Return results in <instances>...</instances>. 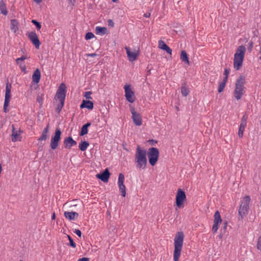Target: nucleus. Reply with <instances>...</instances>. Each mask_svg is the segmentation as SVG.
Instances as JSON below:
<instances>
[{
	"mask_svg": "<svg viewBox=\"0 0 261 261\" xmlns=\"http://www.w3.org/2000/svg\"><path fill=\"white\" fill-rule=\"evenodd\" d=\"M184 234L181 231L177 232L174 239V261H179L184 243Z\"/></svg>",
	"mask_w": 261,
	"mask_h": 261,
	"instance_id": "f257e3e1",
	"label": "nucleus"
},
{
	"mask_svg": "<svg viewBox=\"0 0 261 261\" xmlns=\"http://www.w3.org/2000/svg\"><path fill=\"white\" fill-rule=\"evenodd\" d=\"M135 163L138 169H145L146 168L147 163L146 151L139 145L137 147L135 153Z\"/></svg>",
	"mask_w": 261,
	"mask_h": 261,
	"instance_id": "f03ea898",
	"label": "nucleus"
},
{
	"mask_svg": "<svg viewBox=\"0 0 261 261\" xmlns=\"http://www.w3.org/2000/svg\"><path fill=\"white\" fill-rule=\"evenodd\" d=\"M245 52L246 48L244 46L240 45L238 47L233 61V68L236 70H239L242 68Z\"/></svg>",
	"mask_w": 261,
	"mask_h": 261,
	"instance_id": "7ed1b4c3",
	"label": "nucleus"
},
{
	"mask_svg": "<svg viewBox=\"0 0 261 261\" xmlns=\"http://www.w3.org/2000/svg\"><path fill=\"white\" fill-rule=\"evenodd\" d=\"M250 201L251 198L248 195L242 198L238 211L239 220H243L248 215L250 209Z\"/></svg>",
	"mask_w": 261,
	"mask_h": 261,
	"instance_id": "20e7f679",
	"label": "nucleus"
},
{
	"mask_svg": "<svg viewBox=\"0 0 261 261\" xmlns=\"http://www.w3.org/2000/svg\"><path fill=\"white\" fill-rule=\"evenodd\" d=\"M245 77L243 75L240 76L236 81L234 91V96L236 99L239 100L245 93Z\"/></svg>",
	"mask_w": 261,
	"mask_h": 261,
	"instance_id": "39448f33",
	"label": "nucleus"
},
{
	"mask_svg": "<svg viewBox=\"0 0 261 261\" xmlns=\"http://www.w3.org/2000/svg\"><path fill=\"white\" fill-rule=\"evenodd\" d=\"M149 164L154 166L157 163L159 157V151L155 147L150 148L147 152Z\"/></svg>",
	"mask_w": 261,
	"mask_h": 261,
	"instance_id": "423d86ee",
	"label": "nucleus"
},
{
	"mask_svg": "<svg viewBox=\"0 0 261 261\" xmlns=\"http://www.w3.org/2000/svg\"><path fill=\"white\" fill-rule=\"evenodd\" d=\"M125 49L126 50L128 60L131 62L135 61L139 56V49L131 48L129 47L125 46Z\"/></svg>",
	"mask_w": 261,
	"mask_h": 261,
	"instance_id": "0eeeda50",
	"label": "nucleus"
},
{
	"mask_svg": "<svg viewBox=\"0 0 261 261\" xmlns=\"http://www.w3.org/2000/svg\"><path fill=\"white\" fill-rule=\"evenodd\" d=\"M66 92V87L63 83L61 84L57 90L55 100L56 102H64L65 94Z\"/></svg>",
	"mask_w": 261,
	"mask_h": 261,
	"instance_id": "6e6552de",
	"label": "nucleus"
},
{
	"mask_svg": "<svg viewBox=\"0 0 261 261\" xmlns=\"http://www.w3.org/2000/svg\"><path fill=\"white\" fill-rule=\"evenodd\" d=\"M186 201V195L185 192L181 189H178L175 198L176 205L178 208H182L184 207V203Z\"/></svg>",
	"mask_w": 261,
	"mask_h": 261,
	"instance_id": "1a4fd4ad",
	"label": "nucleus"
},
{
	"mask_svg": "<svg viewBox=\"0 0 261 261\" xmlns=\"http://www.w3.org/2000/svg\"><path fill=\"white\" fill-rule=\"evenodd\" d=\"M125 91V97L126 100L130 102H134L136 100L135 92L130 85L126 84L124 87Z\"/></svg>",
	"mask_w": 261,
	"mask_h": 261,
	"instance_id": "9d476101",
	"label": "nucleus"
},
{
	"mask_svg": "<svg viewBox=\"0 0 261 261\" xmlns=\"http://www.w3.org/2000/svg\"><path fill=\"white\" fill-rule=\"evenodd\" d=\"M61 131L60 129H56L54 135L51 137L50 140V146L52 149H56L58 147L61 140Z\"/></svg>",
	"mask_w": 261,
	"mask_h": 261,
	"instance_id": "9b49d317",
	"label": "nucleus"
},
{
	"mask_svg": "<svg viewBox=\"0 0 261 261\" xmlns=\"http://www.w3.org/2000/svg\"><path fill=\"white\" fill-rule=\"evenodd\" d=\"M11 85L9 83L6 84L5 102L4 105V111L6 113L8 111V107L11 99Z\"/></svg>",
	"mask_w": 261,
	"mask_h": 261,
	"instance_id": "f8f14e48",
	"label": "nucleus"
},
{
	"mask_svg": "<svg viewBox=\"0 0 261 261\" xmlns=\"http://www.w3.org/2000/svg\"><path fill=\"white\" fill-rule=\"evenodd\" d=\"M130 110L132 115V118L134 123L137 126H140L142 124V120L140 114L136 112L135 109L132 106L130 107Z\"/></svg>",
	"mask_w": 261,
	"mask_h": 261,
	"instance_id": "ddd939ff",
	"label": "nucleus"
},
{
	"mask_svg": "<svg viewBox=\"0 0 261 261\" xmlns=\"http://www.w3.org/2000/svg\"><path fill=\"white\" fill-rule=\"evenodd\" d=\"M22 131L19 129L14 128L13 126L11 134V140L13 142L20 141L22 139Z\"/></svg>",
	"mask_w": 261,
	"mask_h": 261,
	"instance_id": "4468645a",
	"label": "nucleus"
},
{
	"mask_svg": "<svg viewBox=\"0 0 261 261\" xmlns=\"http://www.w3.org/2000/svg\"><path fill=\"white\" fill-rule=\"evenodd\" d=\"M124 176L122 173H120L119 175L118 180V185L119 187V191L121 193V195L125 197L126 195L125 186L124 185Z\"/></svg>",
	"mask_w": 261,
	"mask_h": 261,
	"instance_id": "2eb2a0df",
	"label": "nucleus"
},
{
	"mask_svg": "<svg viewBox=\"0 0 261 261\" xmlns=\"http://www.w3.org/2000/svg\"><path fill=\"white\" fill-rule=\"evenodd\" d=\"M28 36L36 48L38 49L40 47V42L36 33L34 32H31L28 33Z\"/></svg>",
	"mask_w": 261,
	"mask_h": 261,
	"instance_id": "dca6fc26",
	"label": "nucleus"
},
{
	"mask_svg": "<svg viewBox=\"0 0 261 261\" xmlns=\"http://www.w3.org/2000/svg\"><path fill=\"white\" fill-rule=\"evenodd\" d=\"M110 176V173L108 169H106L103 172L100 173L96 175L97 178L100 179L104 182H108Z\"/></svg>",
	"mask_w": 261,
	"mask_h": 261,
	"instance_id": "f3484780",
	"label": "nucleus"
},
{
	"mask_svg": "<svg viewBox=\"0 0 261 261\" xmlns=\"http://www.w3.org/2000/svg\"><path fill=\"white\" fill-rule=\"evenodd\" d=\"M246 125V118H245V117L244 116L242 119V121L240 124L239 130L238 132V135L240 138H242L243 136V133L245 130Z\"/></svg>",
	"mask_w": 261,
	"mask_h": 261,
	"instance_id": "a211bd4d",
	"label": "nucleus"
},
{
	"mask_svg": "<svg viewBox=\"0 0 261 261\" xmlns=\"http://www.w3.org/2000/svg\"><path fill=\"white\" fill-rule=\"evenodd\" d=\"M159 48L166 51L170 55L172 54V49L162 40L159 41Z\"/></svg>",
	"mask_w": 261,
	"mask_h": 261,
	"instance_id": "6ab92c4d",
	"label": "nucleus"
},
{
	"mask_svg": "<svg viewBox=\"0 0 261 261\" xmlns=\"http://www.w3.org/2000/svg\"><path fill=\"white\" fill-rule=\"evenodd\" d=\"M64 143L65 147L68 148H70L72 146L76 144V142L71 137L66 138L64 141Z\"/></svg>",
	"mask_w": 261,
	"mask_h": 261,
	"instance_id": "aec40b11",
	"label": "nucleus"
},
{
	"mask_svg": "<svg viewBox=\"0 0 261 261\" xmlns=\"http://www.w3.org/2000/svg\"><path fill=\"white\" fill-rule=\"evenodd\" d=\"M78 214L73 212H65L64 216L69 220H74L78 217Z\"/></svg>",
	"mask_w": 261,
	"mask_h": 261,
	"instance_id": "412c9836",
	"label": "nucleus"
},
{
	"mask_svg": "<svg viewBox=\"0 0 261 261\" xmlns=\"http://www.w3.org/2000/svg\"><path fill=\"white\" fill-rule=\"evenodd\" d=\"M109 33L108 29L106 27H101L97 26L95 28V33L98 35H105Z\"/></svg>",
	"mask_w": 261,
	"mask_h": 261,
	"instance_id": "4be33fe9",
	"label": "nucleus"
},
{
	"mask_svg": "<svg viewBox=\"0 0 261 261\" xmlns=\"http://www.w3.org/2000/svg\"><path fill=\"white\" fill-rule=\"evenodd\" d=\"M49 130V125L47 124L46 127L43 129L41 136L39 138V141L46 140L49 137L48 132Z\"/></svg>",
	"mask_w": 261,
	"mask_h": 261,
	"instance_id": "5701e85b",
	"label": "nucleus"
},
{
	"mask_svg": "<svg viewBox=\"0 0 261 261\" xmlns=\"http://www.w3.org/2000/svg\"><path fill=\"white\" fill-rule=\"evenodd\" d=\"M225 76L223 80V81L220 83V84H219V86L218 87V92H221L223 91L224 88L225 86L226 83L227 82V69H225Z\"/></svg>",
	"mask_w": 261,
	"mask_h": 261,
	"instance_id": "b1692460",
	"label": "nucleus"
},
{
	"mask_svg": "<svg viewBox=\"0 0 261 261\" xmlns=\"http://www.w3.org/2000/svg\"><path fill=\"white\" fill-rule=\"evenodd\" d=\"M81 108H87L92 110L93 108V103L90 100H83L82 103L80 106Z\"/></svg>",
	"mask_w": 261,
	"mask_h": 261,
	"instance_id": "393cba45",
	"label": "nucleus"
},
{
	"mask_svg": "<svg viewBox=\"0 0 261 261\" xmlns=\"http://www.w3.org/2000/svg\"><path fill=\"white\" fill-rule=\"evenodd\" d=\"M41 77L40 71L38 69H36L32 75L33 81L36 83H39Z\"/></svg>",
	"mask_w": 261,
	"mask_h": 261,
	"instance_id": "a878e982",
	"label": "nucleus"
},
{
	"mask_svg": "<svg viewBox=\"0 0 261 261\" xmlns=\"http://www.w3.org/2000/svg\"><path fill=\"white\" fill-rule=\"evenodd\" d=\"M11 29L14 32L16 33L18 30V23L15 19L11 21Z\"/></svg>",
	"mask_w": 261,
	"mask_h": 261,
	"instance_id": "bb28decb",
	"label": "nucleus"
},
{
	"mask_svg": "<svg viewBox=\"0 0 261 261\" xmlns=\"http://www.w3.org/2000/svg\"><path fill=\"white\" fill-rule=\"evenodd\" d=\"M180 58L182 61L185 62L186 64L188 65L190 64L188 55L185 50L181 51L180 53Z\"/></svg>",
	"mask_w": 261,
	"mask_h": 261,
	"instance_id": "cd10ccee",
	"label": "nucleus"
},
{
	"mask_svg": "<svg viewBox=\"0 0 261 261\" xmlns=\"http://www.w3.org/2000/svg\"><path fill=\"white\" fill-rule=\"evenodd\" d=\"M222 222V219L220 213L218 211H216L215 213L214 223L219 224Z\"/></svg>",
	"mask_w": 261,
	"mask_h": 261,
	"instance_id": "c85d7f7f",
	"label": "nucleus"
},
{
	"mask_svg": "<svg viewBox=\"0 0 261 261\" xmlns=\"http://www.w3.org/2000/svg\"><path fill=\"white\" fill-rule=\"evenodd\" d=\"M90 125V123H87L82 126L80 133L81 136H84L88 133V128Z\"/></svg>",
	"mask_w": 261,
	"mask_h": 261,
	"instance_id": "c756f323",
	"label": "nucleus"
},
{
	"mask_svg": "<svg viewBox=\"0 0 261 261\" xmlns=\"http://www.w3.org/2000/svg\"><path fill=\"white\" fill-rule=\"evenodd\" d=\"M0 11L4 15H6L7 14L6 5L2 1H0Z\"/></svg>",
	"mask_w": 261,
	"mask_h": 261,
	"instance_id": "7c9ffc66",
	"label": "nucleus"
},
{
	"mask_svg": "<svg viewBox=\"0 0 261 261\" xmlns=\"http://www.w3.org/2000/svg\"><path fill=\"white\" fill-rule=\"evenodd\" d=\"M88 146L89 143L87 141H83L79 144V148L82 151H85Z\"/></svg>",
	"mask_w": 261,
	"mask_h": 261,
	"instance_id": "2f4dec72",
	"label": "nucleus"
},
{
	"mask_svg": "<svg viewBox=\"0 0 261 261\" xmlns=\"http://www.w3.org/2000/svg\"><path fill=\"white\" fill-rule=\"evenodd\" d=\"M17 64L19 66L21 71L24 73L27 72L26 66L23 61H16Z\"/></svg>",
	"mask_w": 261,
	"mask_h": 261,
	"instance_id": "473e14b6",
	"label": "nucleus"
},
{
	"mask_svg": "<svg viewBox=\"0 0 261 261\" xmlns=\"http://www.w3.org/2000/svg\"><path fill=\"white\" fill-rule=\"evenodd\" d=\"M181 93L184 96H187L189 94V90L186 87L183 86L181 88Z\"/></svg>",
	"mask_w": 261,
	"mask_h": 261,
	"instance_id": "72a5a7b5",
	"label": "nucleus"
},
{
	"mask_svg": "<svg viewBox=\"0 0 261 261\" xmlns=\"http://www.w3.org/2000/svg\"><path fill=\"white\" fill-rule=\"evenodd\" d=\"M67 238L69 241V245L71 246V247H72L73 248H75L76 244L74 242L72 239L69 235H67Z\"/></svg>",
	"mask_w": 261,
	"mask_h": 261,
	"instance_id": "f704fd0d",
	"label": "nucleus"
},
{
	"mask_svg": "<svg viewBox=\"0 0 261 261\" xmlns=\"http://www.w3.org/2000/svg\"><path fill=\"white\" fill-rule=\"evenodd\" d=\"M256 248L258 250L261 251V236H259L258 238L256 244Z\"/></svg>",
	"mask_w": 261,
	"mask_h": 261,
	"instance_id": "c9c22d12",
	"label": "nucleus"
},
{
	"mask_svg": "<svg viewBox=\"0 0 261 261\" xmlns=\"http://www.w3.org/2000/svg\"><path fill=\"white\" fill-rule=\"evenodd\" d=\"M95 37L94 35L91 32H88L86 34L85 38L86 40H89Z\"/></svg>",
	"mask_w": 261,
	"mask_h": 261,
	"instance_id": "e433bc0d",
	"label": "nucleus"
},
{
	"mask_svg": "<svg viewBox=\"0 0 261 261\" xmlns=\"http://www.w3.org/2000/svg\"><path fill=\"white\" fill-rule=\"evenodd\" d=\"M32 22L36 26L38 30L40 29L41 26L39 22H38L35 20H32Z\"/></svg>",
	"mask_w": 261,
	"mask_h": 261,
	"instance_id": "4c0bfd02",
	"label": "nucleus"
},
{
	"mask_svg": "<svg viewBox=\"0 0 261 261\" xmlns=\"http://www.w3.org/2000/svg\"><path fill=\"white\" fill-rule=\"evenodd\" d=\"M91 94H92V92L90 91L86 92L84 93V96L86 97V99H91L92 98V97L91 96Z\"/></svg>",
	"mask_w": 261,
	"mask_h": 261,
	"instance_id": "58836bf2",
	"label": "nucleus"
},
{
	"mask_svg": "<svg viewBox=\"0 0 261 261\" xmlns=\"http://www.w3.org/2000/svg\"><path fill=\"white\" fill-rule=\"evenodd\" d=\"M218 226H219V224H216V223H214V225H213V228H212V231L214 233H216L218 229Z\"/></svg>",
	"mask_w": 261,
	"mask_h": 261,
	"instance_id": "ea45409f",
	"label": "nucleus"
},
{
	"mask_svg": "<svg viewBox=\"0 0 261 261\" xmlns=\"http://www.w3.org/2000/svg\"><path fill=\"white\" fill-rule=\"evenodd\" d=\"M64 102H63L62 104V102H59V104L58 105V107L57 108V111H58V112H59L61 111V110L62 109V108L64 105Z\"/></svg>",
	"mask_w": 261,
	"mask_h": 261,
	"instance_id": "a19ab883",
	"label": "nucleus"
},
{
	"mask_svg": "<svg viewBox=\"0 0 261 261\" xmlns=\"http://www.w3.org/2000/svg\"><path fill=\"white\" fill-rule=\"evenodd\" d=\"M258 46L259 47V54L260 55L259 56V59L261 60V37L258 39Z\"/></svg>",
	"mask_w": 261,
	"mask_h": 261,
	"instance_id": "79ce46f5",
	"label": "nucleus"
},
{
	"mask_svg": "<svg viewBox=\"0 0 261 261\" xmlns=\"http://www.w3.org/2000/svg\"><path fill=\"white\" fill-rule=\"evenodd\" d=\"M27 56H22L21 58H17L16 60V61H23L24 60H25L26 59H27Z\"/></svg>",
	"mask_w": 261,
	"mask_h": 261,
	"instance_id": "37998d69",
	"label": "nucleus"
},
{
	"mask_svg": "<svg viewBox=\"0 0 261 261\" xmlns=\"http://www.w3.org/2000/svg\"><path fill=\"white\" fill-rule=\"evenodd\" d=\"M74 232L79 237H81L82 235L81 231L79 229H74Z\"/></svg>",
	"mask_w": 261,
	"mask_h": 261,
	"instance_id": "c03bdc74",
	"label": "nucleus"
},
{
	"mask_svg": "<svg viewBox=\"0 0 261 261\" xmlns=\"http://www.w3.org/2000/svg\"><path fill=\"white\" fill-rule=\"evenodd\" d=\"M108 25H109V26H110L111 27H114V23L113 21H112V20H111V19L108 20Z\"/></svg>",
	"mask_w": 261,
	"mask_h": 261,
	"instance_id": "a18cd8bd",
	"label": "nucleus"
},
{
	"mask_svg": "<svg viewBox=\"0 0 261 261\" xmlns=\"http://www.w3.org/2000/svg\"><path fill=\"white\" fill-rule=\"evenodd\" d=\"M74 202L75 201H73V204H71L70 205H68V204L67 203H65L64 205V206H69V207H71L72 206H75L76 205V204L75 203H74Z\"/></svg>",
	"mask_w": 261,
	"mask_h": 261,
	"instance_id": "49530a36",
	"label": "nucleus"
},
{
	"mask_svg": "<svg viewBox=\"0 0 261 261\" xmlns=\"http://www.w3.org/2000/svg\"><path fill=\"white\" fill-rule=\"evenodd\" d=\"M253 42L252 41H250L249 42V50L251 51L252 50V49L253 48Z\"/></svg>",
	"mask_w": 261,
	"mask_h": 261,
	"instance_id": "de8ad7c7",
	"label": "nucleus"
},
{
	"mask_svg": "<svg viewBox=\"0 0 261 261\" xmlns=\"http://www.w3.org/2000/svg\"><path fill=\"white\" fill-rule=\"evenodd\" d=\"M89 259L87 257H83L78 259L77 261H89Z\"/></svg>",
	"mask_w": 261,
	"mask_h": 261,
	"instance_id": "09e8293b",
	"label": "nucleus"
},
{
	"mask_svg": "<svg viewBox=\"0 0 261 261\" xmlns=\"http://www.w3.org/2000/svg\"><path fill=\"white\" fill-rule=\"evenodd\" d=\"M69 2L72 5H73L75 3L76 0H68Z\"/></svg>",
	"mask_w": 261,
	"mask_h": 261,
	"instance_id": "8fccbe9b",
	"label": "nucleus"
},
{
	"mask_svg": "<svg viewBox=\"0 0 261 261\" xmlns=\"http://www.w3.org/2000/svg\"><path fill=\"white\" fill-rule=\"evenodd\" d=\"M150 16V13H146L144 15V16L145 17H149Z\"/></svg>",
	"mask_w": 261,
	"mask_h": 261,
	"instance_id": "3c124183",
	"label": "nucleus"
},
{
	"mask_svg": "<svg viewBox=\"0 0 261 261\" xmlns=\"http://www.w3.org/2000/svg\"><path fill=\"white\" fill-rule=\"evenodd\" d=\"M227 223H224V231L226 230V228H227Z\"/></svg>",
	"mask_w": 261,
	"mask_h": 261,
	"instance_id": "603ef678",
	"label": "nucleus"
},
{
	"mask_svg": "<svg viewBox=\"0 0 261 261\" xmlns=\"http://www.w3.org/2000/svg\"><path fill=\"white\" fill-rule=\"evenodd\" d=\"M51 219L53 220H55L56 219V215H55V213H53V215H52V217H51Z\"/></svg>",
	"mask_w": 261,
	"mask_h": 261,
	"instance_id": "864d4df0",
	"label": "nucleus"
},
{
	"mask_svg": "<svg viewBox=\"0 0 261 261\" xmlns=\"http://www.w3.org/2000/svg\"><path fill=\"white\" fill-rule=\"evenodd\" d=\"M34 1L37 4H40L42 2V0H34Z\"/></svg>",
	"mask_w": 261,
	"mask_h": 261,
	"instance_id": "5fc2aeb1",
	"label": "nucleus"
},
{
	"mask_svg": "<svg viewBox=\"0 0 261 261\" xmlns=\"http://www.w3.org/2000/svg\"><path fill=\"white\" fill-rule=\"evenodd\" d=\"M88 56H91V57H94L96 56V54H91L88 55Z\"/></svg>",
	"mask_w": 261,
	"mask_h": 261,
	"instance_id": "6e6d98bb",
	"label": "nucleus"
},
{
	"mask_svg": "<svg viewBox=\"0 0 261 261\" xmlns=\"http://www.w3.org/2000/svg\"><path fill=\"white\" fill-rule=\"evenodd\" d=\"M37 100H38L39 102H41V98H37Z\"/></svg>",
	"mask_w": 261,
	"mask_h": 261,
	"instance_id": "4d7b16f0",
	"label": "nucleus"
},
{
	"mask_svg": "<svg viewBox=\"0 0 261 261\" xmlns=\"http://www.w3.org/2000/svg\"><path fill=\"white\" fill-rule=\"evenodd\" d=\"M113 2H115L116 1H117V0H112Z\"/></svg>",
	"mask_w": 261,
	"mask_h": 261,
	"instance_id": "13d9d810",
	"label": "nucleus"
}]
</instances>
